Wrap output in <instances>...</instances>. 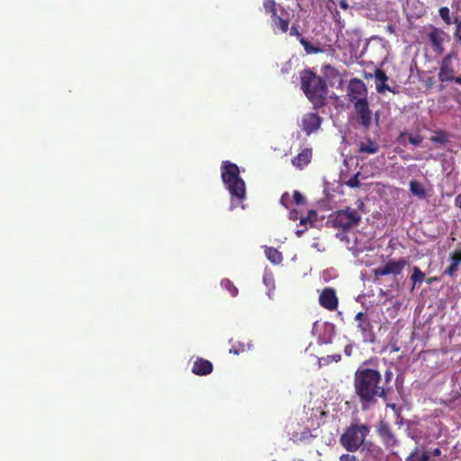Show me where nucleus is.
<instances>
[{"instance_id":"25","label":"nucleus","mask_w":461,"mask_h":461,"mask_svg":"<svg viewBox=\"0 0 461 461\" xmlns=\"http://www.w3.org/2000/svg\"><path fill=\"white\" fill-rule=\"evenodd\" d=\"M341 360V355L340 354H332V355H327L325 357H321L319 358V365L320 366H328L331 364L332 362H339Z\"/></svg>"},{"instance_id":"18","label":"nucleus","mask_w":461,"mask_h":461,"mask_svg":"<svg viewBox=\"0 0 461 461\" xmlns=\"http://www.w3.org/2000/svg\"><path fill=\"white\" fill-rule=\"evenodd\" d=\"M192 372L197 375H207L212 372V364L203 358H197L193 365Z\"/></svg>"},{"instance_id":"39","label":"nucleus","mask_w":461,"mask_h":461,"mask_svg":"<svg viewBox=\"0 0 461 461\" xmlns=\"http://www.w3.org/2000/svg\"><path fill=\"white\" fill-rule=\"evenodd\" d=\"M393 372L391 370H386L384 373V380L385 383H389L393 379Z\"/></svg>"},{"instance_id":"36","label":"nucleus","mask_w":461,"mask_h":461,"mask_svg":"<svg viewBox=\"0 0 461 461\" xmlns=\"http://www.w3.org/2000/svg\"><path fill=\"white\" fill-rule=\"evenodd\" d=\"M289 199H290L289 194L288 193H285L281 196V199H280L281 204H283L285 208H288L289 207Z\"/></svg>"},{"instance_id":"49","label":"nucleus","mask_w":461,"mask_h":461,"mask_svg":"<svg viewBox=\"0 0 461 461\" xmlns=\"http://www.w3.org/2000/svg\"><path fill=\"white\" fill-rule=\"evenodd\" d=\"M304 232L303 230H297L295 234L298 236V237H301L303 235V233Z\"/></svg>"},{"instance_id":"34","label":"nucleus","mask_w":461,"mask_h":461,"mask_svg":"<svg viewBox=\"0 0 461 461\" xmlns=\"http://www.w3.org/2000/svg\"><path fill=\"white\" fill-rule=\"evenodd\" d=\"M423 140L422 136L409 134V142L414 146H420Z\"/></svg>"},{"instance_id":"31","label":"nucleus","mask_w":461,"mask_h":461,"mask_svg":"<svg viewBox=\"0 0 461 461\" xmlns=\"http://www.w3.org/2000/svg\"><path fill=\"white\" fill-rule=\"evenodd\" d=\"M246 350V345L242 342L234 343L230 348L229 352L230 354L239 355L243 353Z\"/></svg>"},{"instance_id":"30","label":"nucleus","mask_w":461,"mask_h":461,"mask_svg":"<svg viewBox=\"0 0 461 461\" xmlns=\"http://www.w3.org/2000/svg\"><path fill=\"white\" fill-rule=\"evenodd\" d=\"M438 13H439L441 19L444 21V23L446 24L450 25L453 23V21L449 14L450 12H449L448 7H447V6L440 7L438 10Z\"/></svg>"},{"instance_id":"12","label":"nucleus","mask_w":461,"mask_h":461,"mask_svg":"<svg viewBox=\"0 0 461 461\" xmlns=\"http://www.w3.org/2000/svg\"><path fill=\"white\" fill-rule=\"evenodd\" d=\"M359 451L362 456V461H383L384 457L383 448L370 440H368Z\"/></svg>"},{"instance_id":"24","label":"nucleus","mask_w":461,"mask_h":461,"mask_svg":"<svg viewBox=\"0 0 461 461\" xmlns=\"http://www.w3.org/2000/svg\"><path fill=\"white\" fill-rule=\"evenodd\" d=\"M430 455L429 452H423L422 455H419L418 449L412 451L405 459V461H429Z\"/></svg>"},{"instance_id":"47","label":"nucleus","mask_w":461,"mask_h":461,"mask_svg":"<svg viewBox=\"0 0 461 461\" xmlns=\"http://www.w3.org/2000/svg\"><path fill=\"white\" fill-rule=\"evenodd\" d=\"M453 82L461 86V77H455Z\"/></svg>"},{"instance_id":"6","label":"nucleus","mask_w":461,"mask_h":461,"mask_svg":"<svg viewBox=\"0 0 461 461\" xmlns=\"http://www.w3.org/2000/svg\"><path fill=\"white\" fill-rule=\"evenodd\" d=\"M360 220V214L355 209L348 207L337 212L333 221L335 227L348 230L357 225Z\"/></svg>"},{"instance_id":"41","label":"nucleus","mask_w":461,"mask_h":461,"mask_svg":"<svg viewBox=\"0 0 461 461\" xmlns=\"http://www.w3.org/2000/svg\"><path fill=\"white\" fill-rule=\"evenodd\" d=\"M455 204L456 207L461 209V193L458 194L455 198Z\"/></svg>"},{"instance_id":"20","label":"nucleus","mask_w":461,"mask_h":461,"mask_svg":"<svg viewBox=\"0 0 461 461\" xmlns=\"http://www.w3.org/2000/svg\"><path fill=\"white\" fill-rule=\"evenodd\" d=\"M379 150V145L371 139H367L366 142H361L359 144L358 152L375 154Z\"/></svg>"},{"instance_id":"11","label":"nucleus","mask_w":461,"mask_h":461,"mask_svg":"<svg viewBox=\"0 0 461 461\" xmlns=\"http://www.w3.org/2000/svg\"><path fill=\"white\" fill-rule=\"evenodd\" d=\"M376 432L386 449L393 448L398 445V440L392 427L387 422L381 420L377 424Z\"/></svg>"},{"instance_id":"42","label":"nucleus","mask_w":461,"mask_h":461,"mask_svg":"<svg viewBox=\"0 0 461 461\" xmlns=\"http://www.w3.org/2000/svg\"><path fill=\"white\" fill-rule=\"evenodd\" d=\"M339 7L344 9V10H347L348 8V4L347 0H340L339 1Z\"/></svg>"},{"instance_id":"13","label":"nucleus","mask_w":461,"mask_h":461,"mask_svg":"<svg viewBox=\"0 0 461 461\" xmlns=\"http://www.w3.org/2000/svg\"><path fill=\"white\" fill-rule=\"evenodd\" d=\"M354 111L356 113L359 125L365 131H368L372 124V111L369 107V103H359L354 105Z\"/></svg>"},{"instance_id":"45","label":"nucleus","mask_w":461,"mask_h":461,"mask_svg":"<svg viewBox=\"0 0 461 461\" xmlns=\"http://www.w3.org/2000/svg\"><path fill=\"white\" fill-rule=\"evenodd\" d=\"M437 280L436 277H429V278H426L425 282L428 284V285H431L433 282H435Z\"/></svg>"},{"instance_id":"51","label":"nucleus","mask_w":461,"mask_h":461,"mask_svg":"<svg viewBox=\"0 0 461 461\" xmlns=\"http://www.w3.org/2000/svg\"><path fill=\"white\" fill-rule=\"evenodd\" d=\"M405 134H406L405 132H402V133L400 134V136H399V140H400L401 138H402Z\"/></svg>"},{"instance_id":"52","label":"nucleus","mask_w":461,"mask_h":461,"mask_svg":"<svg viewBox=\"0 0 461 461\" xmlns=\"http://www.w3.org/2000/svg\"><path fill=\"white\" fill-rule=\"evenodd\" d=\"M389 406H390L392 409H394V408H395V404H394V403L390 404Z\"/></svg>"},{"instance_id":"32","label":"nucleus","mask_w":461,"mask_h":461,"mask_svg":"<svg viewBox=\"0 0 461 461\" xmlns=\"http://www.w3.org/2000/svg\"><path fill=\"white\" fill-rule=\"evenodd\" d=\"M359 176V172L356 173L346 182V185L352 188H358L360 186Z\"/></svg>"},{"instance_id":"4","label":"nucleus","mask_w":461,"mask_h":461,"mask_svg":"<svg viewBox=\"0 0 461 461\" xmlns=\"http://www.w3.org/2000/svg\"><path fill=\"white\" fill-rule=\"evenodd\" d=\"M370 426L366 423L352 422L341 434L339 444L348 452L355 453L368 440Z\"/></svg>"},{"instance_id":"17","label":"nucleus","mask_w":461,"mask_h":461,"mask_svg":"<svg viewBox=\"0 0 461 461\" xmlns=\"http://www.w3.org/2000/svg\"><path fill=\"white\" fill-rule=\"evenodd\" d=\"M375 87L379 94H383L385 91L395 93V91L387 85L388 77L385 72L382 69H376L375 72Z\"/></svg>"},{"instance_id":"21","label":"nucleus","mask_w":461,"mask_h":461,"mask_svg":"<svg viewBox=\"0 0 461 461\" xmlns=\"http://www.w3.org/2000/svg\"><path fill=\"white\" fill-rule=\"evenodd\" d=\"M411 280L412 281L411 290H414L416 286H420L423 282H425V273L422 272L418 267H413Z\"/></svg>"},{"instance_id":"9","label":"nucleus","mask_w":461,"mask_h":461,"mask_svg":"<svg viewBox=\"0 0 461 461\" xmlns=\"http://www.w3.org/2000/svg\"><path fill=\"white\" fill-rule=\"evenodd\" d=\"M427 38L430 42L434 53L442 55L445 51L444 43L449 41V35L441 28L430 26Z\"/></svg>"},{"instance_id":"46","label":"nucleus","mask_w":461,"mask_h":461,"mask_svg":"<svg viewBox=\"0 0 461 461\" xmlns=\"http://www.w3.org/2000/svg\"><path fill=\"white\" fill-rule=\"evenodd\" d=\"M389 347H390L391 351H398L399 350V348L396 347L394 344H389Z\"/></svg>"},{"instance_id":"26","label":"nucleus","mask_w":461,"mask_h":461,"mask_svg":"<svg viewBox=\"0 0 461 461\" xmlns=\"http://www.w3.org/2000/svg\"><path fill=\"white\" fill-rule=\"evenodd\" d=\"M300 43L304 48V50L308 54H313V53H319L321 52V49L318 47L313 46L309 41H307L305 38L301 37L300 38Z\"/></svg>"},{"instance_id":"16","label":"nucleus","mask_w":461,"mask_h":461,"mask_svg":"<svg viewBox=\"0 0 461 461\" xmlns=\"http://www.w3.org/2000/svg\"><path fill=\"white\" fill-rule=\"evenodd\" d=\"M312 157V148H305L303 149L297 156H295L292 159V164L294 167L303 169L305 166H307Z\"/></svg>"},{"instance_id":"37","label":"nucleus","mask_w":461,"mask_h":461,"mask_svg":"<svg viewBox=\"0 0 461 461\" xmlns=\"http://www.w3.org/2000/svg\"><path fill=\"white\" fill-rule=\"evenodd\" d=\"M289 32H290V35L292 36H295L297 37L299 40L300 38L302 37V34L300 33L297 26L295 25H293L290 29H289Z\"/></svg>"},{"instance_id":"23","label":"nucleus","mask_w":461,"mask_h":461,"mask_svg":"<svg viewBox=\"0 0 461 461\" xmlns=\"http://www.w3.org/2000/svg\"><path fill=\"white\" fill-rule=\"evenodd\" d=\"M410 191L419 197H425L426 195L424 186L422 185V184L416 180L411 181Z\"/></svg>"},{"instance_id":"48","label":"nucleus","mask_w":461,"mask_h":461,"mask_svg":"<svg viewBox=\"0 0 461 461\" xmlns=\"http://www.w3.org/2000/svg\"><path fill=\"white\" fill-rule=\"evenodd\" d=\"M308 221H309L308 218H305V217L304 218H301L300 223L301 224H306L308 222Z\"/></svg>"},{"instance_id":"15","label":"nucleus","mask_w":461,"mask_h":461,"mask_svg":"<svg viewBox=\"0 0 461 461\" xmlns=\"http://www.w3.org/2000/svg\"><path fill=\"white\" fill-rule=\"evenodd\" d=\"M320 304L328 311H335L339 305V299L336 292L331 287H326L319 296Z\"/></svg>"},{"instance_id":"33","label":"nucleus","mask_w":461,"mask_h":461,"mask_svg":"<svg viewBox=\"0 0 461 461\" xmlns=\"http://www.w3.org/2000/svg\"><path fill=\"white\" fill-rule=\"evenodd\" d=\"M293 198H294V202L297 205L304 204L305 202H306L305 201V197L299 191H294V192Z\"/></svg>"},{"instance_id":"7","label":"nucleus","mask_w":461,"mask_h":461,"mask_svg":"<svg viewBox=\"0 0 461 461\" xmlns=\"http://www.w3.org/2000/svg\"><path fill=\"white\" fill-rule=\"evenodd\" d=\"M456 58V52L451 50L446 54L439 62L438 74V81L441 83H452L456 77V70L453 60Z\"/></svg>"},{"instance_id":"2","label":"nucleus","mask_w":461,"mask_h":461,"mask_svg":"<svg viewBox=\"0 0 461 461\" xmlns=\"http://www.w3.org/2000/svg\"><path fill=\"white\" fill-rule=\"evenodd\" d=\"M301 79L302 89L309 101L315 108L322 107L328 95L326 81L310 70H305Z\"/></svg>"},{"instance_id":"19","label":"nucleus","mask_w":461,"mask_h":461,"mask_svg":"<svg viewBox=\"0 0 461 461\" xmlns=\"http://www.w3.org/2000/svg\"><path fill=\"white\" fill-rule=\"evenodd\" d=\"M357 329L361 332L364 342L373 343L375 341V335L373 331V326L370 320L357 323Z\"/></svg>"},{"instance_id":"50","label":"nucleus","mask_w":461,"mask_h":461,"mask_svg":"<svg viewBox=\"0 0 461 461\" xmlns=\"http://www.w3.org/2000/svg\"><path fill=\"white\" fill-rule=\"evenodd\" d=\"M455 255H456L457 258H460V261H461V249H459L458 252L455 253Z\"/></svg>"},{"instance_id":"44","label":"nucleus","mask_w":461,"mask_h":461,"mask_svg":"<svg viewBox=\"0 0 461 461\" xmlns=\"http://www.w3.org/2000/svg\"><path fill=\"white\" fill-rule=\"evenodd\" d=\"M351 350H352V347L348 345L345 347V349H344V352L347 356H350L351 355Z\"/></svg>"},{"instance_id":"29","label":"nucleus","mask_w":461,"mask_h":461,"mask_svg":"<svg viewBox=\"0 0 461 461\" xmlns=\"http://www.w3.org/2000/svg\"><path fill=\"white\" fill-rule=\"evenodd\" d=\"M430 140L433 143L445 144L447 141V134L443 131H436V133L431 136Z\"/></svg>"},{"instance_id":"10","label":"nucleus","mask_w":461,"mask_h":461,"mask_svg":"<svg viewBox=\"0 0 461 461\" xmlns=\"http://www.w3.org/2000/svg\"><path fill=\"white\" fill-rule=\"evenodd\" d=\"M406 265L407 261L403 258L398 260H389L385 265L373 270L374 278L378 280L383 276H398L402 272Z\"/></svg>"},{"instance_id":"22","label":"nucleus","mask_w":461,"mask_h":461,"mask_svg":"<svg viewBox=\"0 0 461 461\" xmlns=\"http://www.w3.org/2000/svg\"><path fill=\"white\" fill-rule=\"evenodd\" d=\"M266 256L273 264H280L283 261V255L275 248H267L265 250Z\"/></svg>"},{"instance_id":"28","label":"nucleus","mask_w":461,"mask_h":461,"mask_svg":"<svg viewBox=\"0 0 461 461\" xmlns=\"http://www.w3.org/2000/svg\"><path fill=\"white\" fill-rule=\"evenodd\" d=\"M459 263H460V258H457V256L454 254L452 256V263L445 270V274L448 275V276H453L456 272Z\"/></svg>"},{"instance_id":"43","label":"nucleus","mask_w":461,"mask_h":461,"mask_svg":"<svg viewBox=\"0 0 461 461\" xmlns=\"http://www.w3.org/2000/svg\"><path fill=\"white\" fill-rule=\"evenodd\" d=\"M441 455V450L440 448L437 447V448H434L432 451H431V454L430 456H439Z\"/></svg>"},{"instance_id":"35","label":"nucleus","mask_w":461,"mask_h":461,"mask_svg":"<svg viewBox=\"0 0 461 461\" xmlns=\"http://www.w3.org/2000/svg\"><path fill=\"white\" fill-rule=\"evenodd\" d=\"M339 461H357V456L352 454H343L339 456Z\"/></svg>"},{"instance_id":"40","label":"nucleus","mask_w":461,"mask_h":461,"mask_svg":"<svg viewBox=\"0 0 461 461\" xmlns=\"http://www.w3.org/2000/svg\"><path fill=\"white\" fill-rule=\"evenodd\" d=\"M289 218L292 221H296L298 219V212L296 210H292L289 212Z\"/></svg>"},{"instance_id":"8","label":"nucleus","mask_w":461,"mask_h":461,"mask_svg":"<svg viewBox=\"0 0 461 461\" xmlns=\"http://www.w3.org/2000/svg\"><path fill=\"white\" fill-rule=\"evenodd\" d=\"M367 87L363 80L357 77L349 80L348 86V96L353 105L367 102Z\"/></svg>"},{"instance_id":"38","label":"nucleus","mask_w":461,"mask_h":461,"mask_svg":"<svg viewBox=\"0 0 461 461\" xmlns=\"http://www.w3.org/2000/svg\"><path fill=\"white\" fill-rule=\"evenodd\" d=\"M355 320L358 322V323H361L362 321H367L369 320L366 314L364 312H358L357 313V315L355 316Z\"/></svg>"},{"instance_id":"3","label":"nucleus","mask_w":461,"mask_h":461,"mask_svg":"<svg viewBox=\"0 0 461 461\" xmlns=\"http://www.w3.org/2000/svg\"><path fill=\"white\" fill-rule=\"evenodd\" d=\"M240 167L229 160H224L221 165V176L222 182L232 197L242 201L246 197V185L240 176Z\"/></svg>"},{"instance_id":"14","label":"nucleus","mask_w":461,"mask_h":461,"mask_svg":"<svg viewBox=\"0 0 461 461\" xmlns=\"http://www.w3.org/2000/svg\"><path fill=\"white\" fill-rule=\"evenodd\" d=\"M322 119L315 113H305L302 118L301 128L307 136L320 129Z\"/></svg>"},{"instance_id":"27","label":"nucleus","mask_w":461,"mask_h":461,"mask_svg":"<svg viewBox=\"0 0 461 461\" xmlns=\"http://www.w3.org/2000/svg\"><path fill=\"white\" fill-rule=\"evenodd\" d=\"M221 285L225 290H227L232 297L236 296L239 293L238 288L234 285V284L230 279L225 278V279L221 280Z\"/></svg>"},{"instance_id":"1","label":"nucleus","mask_w":461,"mask_h":461,"mask_svg":"<svg viewBox=\"0 0 461 461\" xmlns=\"http://www.w3.org/2000/svg\"><path fill=\"white\" fill-rule=\"evenodd\" d=\"M382 383V375L373 368H358L354 375L355 393L359 399L362 410L375 405L377 398H385L387 391Z\"/></svg>"},{"instance_id":"5","label":"nucleus","mask_w":461,"mask_h":461,"mask_svg":"<svg viewBox=\"0 0 461 461\" xmlns=\"http://www.w3.org/2000/svg\"><path fill=\"white\" fill-rule=\"evenodd\" d=\"M263 7L266 14H270L275 27L285 33L289 30V13L275 0H263Z\"/></svg>"}]
</instances>
